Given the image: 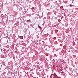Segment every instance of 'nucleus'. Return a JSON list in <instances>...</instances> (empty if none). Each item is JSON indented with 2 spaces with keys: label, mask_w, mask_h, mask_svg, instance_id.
I'll return each instance as SVG.
<instances>
[{
  "label": "nucleus",
  "mask_w": 78,
  "mask_h": 78,
  "mask_svg": "<svg viewBox=\"0 0 78 78\" xmlns=\"http://www.w3.org/2000/svg\"><path fill=\"white\" fill-rule=\"evenodd\" d=\"M20 39H22L23 38V36H20Z\"/></svg>",
  "instance_id": "1"
},
{
  "label": "nucleus",
  "mask_w": 78,
  "mask_h": 78,
  "mask_svg": "<svg viewBox=\"0 0 78 78\" xmlns=\"http://www.w3.org/2000/svg\"><path fill=\"white\" fill-rule=\"evenodd\" d=\"M37 25H38V27L40 29H41V26H39V24H38Z\"/></svg>",
  "instance_id": "2"
},
{
  "label": "nucleus",
  "mask_w": 78,
  "mask_h": 78,
  "mask_svg": "<svg viewBox=\"0 0 78 78\" xmlns=\"http://www.w3.org/2000/svg\"><path fill=\"white\" fill-rule=\"evenodd\" d=\"M5 47L6 48H9V45H7V46H6Z\"/></svg>",
  "instance_id": "3"
},
{
  "label": "nucleus",
  "mask_w": 78,
  "mask_h": 78,
  "mask_svg": "<svg viewBox=\"0 0 78 78\" xmlns=\"http://www.w3.org/2000/svg\"><path fill=\"white\" fill-rule=\"evenodd\" d=\"M69 5L70 7H72V6H73V5Z\"/></svg>",
  "instance_id": "4"
},
{
  "label": "nucleus",
  "mask_w": 78,
  "mask_h": 78,
  "mask_svg": "<svg viewBox=\"0 0 78 78\" xmlns=\"http://www.w3.org/2000/svg\"><path fill=\"white\" fill-rule=\"evenodd\" d=\"M30 20H27V22H30Z\"/></svg>",
  "instance_id": "5"
},
{
  "label": "nucleus",
  "mask_w": 78,
  "mask_h": 78,
  "mask_svg": "<svg viewBox=\"0 0 78 78\" xmlns=\"http://www.w3.org/2000/svg\"><path fill=\"white\" fill-rule=\"evenodd\" d=\"M34 9V7H33L32 8V9Z\"/></svg>",
  "instance_id": "6"
},
{
  "label": "nucleus",
  "mask_w": 78,
  "mask_h": 78,
  "mask_svg": "<svg viewBox=\"0 0 78 78\" xmlns=\"http://www.w3.org/2000/svg\"><path fill=\"white\" fill-rule=\"evenodd\" d=\"M62 74L64 73V72H62Z\"/></svg>",
  "instance_id": "7"
},
{
  "label": "nucleus",
  "mask_w": 78,
  "mask_h": 78,
  "mask_svg": "<svg viewBox=\"0 0 78 78\" xmlns=\"http://www.w3.org/2000/svg\"><path fill=\"white\" fill-rule=\"evenodd\" d=\"M4 51H6V49H4Z\"/></svg>",
  "instance_id": "8"
},
{
  "label": "nucleus",
  "mask_w": 78,
  "mask_h": 78,
  "mask_svg": "<svg viewBox=\"0 0 78 78\" xmlns=\"http://www.w3.org/2000/svg\"><path fill=\"white\" fill-rule=\"evenodd\" d=\"M4 66H6V65H5V64H4Z\"/></svg>",
  "instance_id": "9"
},
{
  "label": "nucleus",
  "mask_w": 78,
  "mask_h": 78,
  "mask_svg": "<svg viewBox=\"0 0 78 78\" xmlns=\"http://www.w3.org/2000/svg\"><path fill=\"white\" fill-rule=\"evenodd\" d=\"M73 0V1H74V0Z\"/></svg>",
  "instance_id": "10"
},
{
  "label": "nucleus",
  "mask_w": 78,
  "mask_h": 78,
  "mask_svg": "<svg viewBox=\"0 0 78 78\" xmlns=\"http://www.w3.org/2000/svg\"><path fill=\"white\" fill-rule=\"evenodd\" d=\"M1 51H2V49H1Z\"/></svg>",
  "instance_id": "11"
},
{
  "label": "nucleus",
  "mask_w": 78,
  "mask_h": 78,
  "mask_svg": "<svg viewBox=\"0 0 78 78\" xmlns=\"http://www.w3.org/2000/svg\"><path fill=\"white\" fill-rule=\"evenodd\" d=\"M64 62V61H63V62Z\"/></svg>",
  "instance_id": "12"
},
{
  "label": "nucleus",
  "mask_w": 78,
  "mask_h": 78,
  "mask_svg": "<svg viewBox=\"0 0 78 78\" xmlns=\"http://www.w3.org/2000/svg\"><path fill=\"white\" fill-rule=\"evenodd\" d=\"M64 62V61H63V62Z\"/></svg>",
  "instance_id": "13"
},
{
  "label": "nucleus",
  "mask_w": 78,
  "mask_h": 78,
  "mask_svg": "<svg viewBox=\"0 0 78 78\" xmlns=\"http://www.w3.org/2000/svg\"><path fill=\"white\" fill-rule=\"evenodd\" d=\"M53 60H54V59H53Z\"/></svg>",
  "instance_id": "14"
},
{
  "label": "nucleus",
  "mask_w": 78,
  "mask_h": 78,
  "mask_svg": "<svg viewBox=\"0 0 78 78\" xmlns=\"http://www.w3.org/2000/svg\"><path fill=\"white\" fill-rule=\"evenodd\" d=\"M37 78H38V77H37Z\"/></svg>",
  "instance_id": "15"
}]
</instances>
